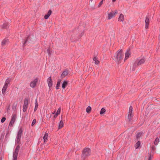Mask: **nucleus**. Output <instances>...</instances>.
Wrapping results in <instances>:
<instances>
[{
	"label": "nucleus",
	"instance_id": "1",
	"mask_svg": "<svg viewBox=\"0 0 160 160\" xmlns=\"http://www.w3.org/2000/svg\"><path fill=\"white\" fill-rule=\"evenodd\" d=\"M90 154V149L89 148H85L82 151V160H85Z\"/></svg>",
	"mask_w": 160,
	"mask_h": 160
},
{
	"label": "nucleus",
	"instance_id": "2",
	"mask_svg": "<svg viewBox=\"0 0 160 160\" xmlns=\"http://www.w3.org/2000/svg\"><path fill=\"white\" fill-rule=\"evenodd\" d=\"M115 57V58L116 59L117 61L118 62V64L121 63L123 60L124 57V54L122 50H120L117 52V55Z\"/></svg>",
	"mask_w": 160,
	"mask_h": 160
},
{
	"label": "nucleus",
	"instance_id": "3",
	"mask_svg": "<svg viewBox=\"0 0 160 160\" xmlns=\"http://www.w3.org/2000/svg\"><path fill=\"white\" fill-rule=\"evenodd\" d=\"M145 61V59L144 57L139 58L137 59L133 64V67L136 68L137 66H139L144 63Z\"/></svg>",
	"mask_w": 160,
	"mask_h": 160
},
{
	"label": "nucleus",
	"instance_id": "4",
	"mask_svg": "<svg viewBox=\"0 0 160 160\" xmlns=\"http://www.w3.org/2000/svg\"><path fill=\"white\" fill-rule=\"evenodd\" d=\"M10 82V80L8 78L6 79L5 83V84L2 90V92L3 94H4L6 89L8 87V85Z\"/></svg>",
	"mask_w": 160,
	"mask_h": 160
},
{
	"label": "nucleus",
	"instance_id": "5",
	"mask_svg": "<svg viewBox=\"0 0 160 160\" xmlns=\"http://www.w3.org/2000/svg\"><path fill=\"white\" fill-rule=\"evenodd\" d=\"M28 106V100L27 99H25L24 100L23 111L25 112L27 110Z\"/></svg>",
	"mask_w": 160,
	"mask_h": 160
},
{
	"label": "nucleus",
	"instance_id": "6",
	"mask_svg": "<svg viewBox=\"0 0 160 160\" xmlns=\"http://www.w3.org/2000/svg\"><path fill=\"white\" fill-rule=\"evenodd\" d=\"M16 116L15 115H13L12 116L11 120L9 124V126H13L14 122L16 121Z\"/></svg>",
	"mask_w": 160,
	"mask_h": 160
},
{
	"label": "nucleus",
	"instance_id": "7",
	"mask_svg": "<svg viewBox=\"0 0 160 160\" xmlns=\"http://www.w3.org/2000/svg\"><path fill=\"white\" fill-rule=\"evenodd\" d=\"M118 13V11L117 10H116L115 11V12H110V13H109L108 14V19L109 20L113 17H114L115 15Z\"/></svg>",
	"mask_w": 160,
	"mask_h": 160
},
{
	"label": "nucleus",
	"instance_id": "8",
	"mask_svg": "<svg viewBox=\"0 0 160 160\" xmlns=\"http://www.w3.org/2000/svg\"><path fill=\"white\" fill-rule=\"evenodd\" d=\"M38 78H35L34 80L32 81L30 83V87L32 88L35 87L36 86V85L38 82Z\"/></svg>",
	"mask_w": 160,
	"mask_h": 160
},
{
	"label": "nucleus",
	"instance_id": "9",
	"mask_svg": "<svg viewBox=\"0 0 160 160\" xmlns=\"http://www.w3.org/2000/svg\"><path fill=\"white\" fill-rule=\"evenodd\" d=\"M133 116V113H128V121L129 122H131L132 121V119Z\"/></svg>",
	"mask_w": 160,
	"mask_h": 160
},
{
	"label": "nucleus",
	"instance_id": "10",
	"mask_svg": "<svg viewBox=\"0 0 160 160\" xmlns=\"http://www.w3.org/2000/svg\"><path fill=\"white\" fill-rule=\"evenodd\" d=\"M9 43V41L8 39L5 38L4 39L2 42V46L4 47L8 44Z\"/></svg>",
	"mask_w": 160,
	"mask_h": 160
},
{
	"label": "nucleus",
	"instance_id": "11",
	"mask_svg": "<svg viewBox=\"0 0 160 160\" xmlns=\"http://www.w3.org/2000/svg\"><path fill=\"white\" fill-rule=\"evenodd\" d=\"M47 82L48 83V87L49 88L51 87L52 85V82L51 78L50 77L48 78Z\"/></svg>",
	"mask_w": 160,
	"mask_h": 160
},
{
	"label": "nucleus",
	"instance_id": "12",
	"mask_svg": "<svg viewBox=\"0 0 160 160\" xmlns=\"http://www.w3.org/2000/svg\"><path fill=\"white\" fill-rule=\"evenodd\" d=\"M20 148V147L19 146H17L16 147L15 151L13 153V156H17L18 154V152L19 151Z\"/></svg>",
	"mask_w": 160,
	"mask_h": 160
},
{
	"label": "nucleus",
	"instance_id": "13",
	"mask_svg": "<svg viewBox=\"0 0 160 160\" xmlns=\"http://www.w3.org/2000/svg\"><path fill=\"white\" fill-rule=\"evenodd\" d=\"M149 19L148 17H146L145 20V28L148 29V28L149 23Z\"/></svg>",
	"mask_w": 160,
	"mask_h": 160
},
{
	"label": "nucleus",
	"instance_id": "14",
	"mask_svg": "<svg viewBox=\"0 0 160 160\" xmlns=\"http://www.w3.org/2000/svg\"><path fill=\"white\" fill-rule=\"evenodd\" d=\"M131 55V53L129 50H128L125 53V57L124 60V62L127 60Z\"/></svg>",
	"mask_w": 160,
	"mask_h": 160
},
{
	"label": "nucleus",
	"instance_id": "15",
	"mask_svg": "<svg viewBox=\"0 0 160 160\" xmlns=\"http://www.w3.org/2000/svg\"><path fill=\"white\" fill-rule=\"evenodd\" d=\"M48 133L46 132L44 134V136L43 137V139L44 140V143H46L48 140Z\"/></svg>",
	"mask_w": 160,
	"mask_h": 160
},
{
	"label": "nucleus",
	"instance_id": "16",
	"mask_svg": "<svg viewBox=\"0 0 160 160\" xmlns=\"http://www.w3.org/2000/svg\"><path fill=\"white\" fill-rule=\"evenodd\" d=\"M22 132V130L21 128H20L18 132L17 138H18L20 139L21 137Z\"/></svg>",
	"mask_w": 160,
	"mask_h": 160
},
{
	"label": "nucleus",
	"instance_id": "17",
	"mask_svg": "<svg viewBox=\"0 0 160 160\" xmlns=\"http://www.w3.org/2000/svg\"><path fill=\"white\" fill-rule=\"evenodd\" d=\"M93 59L95 62V64L98 65L99 63V61L98 59V58H97L96 56H95L93 58Z\"/></svg>",
	"mask_w": 160,
	"mask_h": 160
},
{
	"label": "nucleus",
	"instance_id": "18",
	"mask_svg": "<svg viewBox=\"0 0 160 160\" xmlns=\"http://www.w3.org/2000/svg\"><path fill=\"white\" fill-rule=\"evenodd\" d=\"M68 73V72L67 70H65L62 73L61 77L62 78H63L65 77L66 76H67Z\"/></svg>",
	"mask_w": 160,
	"mask_h": 160
},
{
	"label": "nucleus",
	"instance_id": "19",
	"mask_svg": "<svg viewBox=\"0 0 160 160\" xmlns=\"http://www.w3.org/2000/svg\"><path fill=\"white\" fill-rule=\"evenodd\" d=\"M124 20V16L122 14H121L118 18V21L121 22H122Z\"/></svg>",
	"mask_w": 160,
	"mask_h": 160
},
{
	"label": "nucleus",
	"instance_id": "20",
	"mask_svg": "<svg viewBox=\"0 0 160 160\" xmlns=\"http://www.w3.org/2000/svg\"><path fill=\"white\" fill-rule=\"evenodd\" d=\"M52 13V11L51 10H49L48 13V14L47 15H45L44 16V18L46 19H48L49 16Z\"/></svg>",
	"mask_w": 160,
	"mask_h": 160
},
{
	"label": "nucleus",
	"instance_id": "21",
	"mask_svg": "<svg viewBox=\"0 0 160 160\" xmlns=\"http://www.w3.org/2000/svg\"><path fill=\"white\" fill-rule=\"evenodd\" d=\"M68 84V82L66 81H64L62 84V87L63 89H64L67 86Z\"/></svg>",
	"mask_w": 160,
	"mask_h": 160
},
{
	"label": "nucleus",
	"instance_id": "22",
	"mask_svg": "<svg viewBox=\"0 0 160 160\" xmlns=\"http://www.w3.org/2000/svg\"><path fill=\"white\" fill-rule=\"evenodd\" d=\"M141 144V142L140 141H138L135 144V148L137 149L140 146Z\"/></svg>",
	"mask_w": 160,
	"mask_h": 160
},
{
	"label": "nucleus",
	"instance_id": "23",
	"mask_svg": "<svg viewBox=\"0 0 160 160\" xmlns=\"http://www.w3.org/2000/svg\"><path fill=\"white\" fill-rule=\"evenodd\" d=\"M91 108L90 106H88V107L86 108V112L87 113H89L91 112Z\"/></svg>",
	"mask_w": 160,
	"mask_h": 160
},
{
	"label": "nucleus",
	"instance_id": "24",
	"mask_svg": "<svg viewBox=\"0 0 160 160\" xmlns=\"http://www.w3.org/2000/svg\"><path fill=\"white\" fill-rule=\"evenodd\" d=\"M63 122L62 120H61L60 122L59 125L58 126L59 129L63 127Z\"/></svg>",
	"mask_w": 160,
	"mask_h": 160
},
{
	"label": "nucleus",
	"instance_id": "25",
	"mask_svg": "<svg viewBox=\"0 0 160 160\" xmlns=\"http://www.w3.org/2000/svg\"><path fill=\"white\" fill-rule=\"evenodd\" d=\"M35 107L34 111H35L37 109L38 107V103L37 100H36V101L35 103Z\"/></svg>",
	"mask_w": 160,
	"mask_h": 160
},
{
	"label": "nucleus",
	"instance_id": "26",
	"mask_svg": "<svg viewBox=\"0 0 160 160\" xmlns=\"http://www.w3.org/2000/svg\"><path fill=\"white\" fill-rule=\"evenodd\" d=\"M159 142V139L158 138H156L155 140L154 141V144L155 145H157L158 144V143Z\"/></svg>",
	"mask_w": 160,
	"mask_h": 160
},
{
	"label": "nucleus",
	"instance_id": "27",
	"mask_svg": "<svg viewBox=\"0 0 160 160\" xmlns=\"http://www.w3.org/2000/svg\"><path fill=\"white\" fill-rule=\"evenodd\" d=\"M105 109L104 108H102L100 112V114L101 115L103 114L105 112Z\"/></svg>",
	"mask_w": 160,
	"mask_h": 160
},
{
	"label": "nucleus",
	"instance_id": "28",
	"mask_svg": "<svg viewBox=\"0 0 160 160\" xmlns=\"http://www.w3.org/2000/svg\"><path fill=\"white\" fill-rule=\"evenodd\" d=\"M132 109H133V108H132V106H130V107H129V112H128V113H132Z\"/></svg>",
	"mask_w": 160,
	"mask_h": 160
},
{
	"label": "nucleus",
	"instance_id": "29",
	"mask_svg": "<svg viewBox=\"0 0 160 160\" xmlns=\"http://www.w3.org/2000/svg\"><path fill=\"white\" fill-rule=\"evenodd\" d=\"M60 81L58 82L57 83V86L56 87V89H59V87L60 85Z\"/></svg>",
	"mask_w": 160,
	"mask_h": 160
},
{
	"label": "nucleus",
	"instance_id": "30",
	"mask_svg": "<svg viewBox=\"0 0 160 160\" xmlns=\"http://www.w3.org/2000/svg\"><path fill=\"white\" fill-rule=\"evenodd\" d=\"M141 135V133L140 132L138 133L136 135V136L137 138H138L140 137Z\"/></svg>",
	"mask_w": 160,
	"mask_h": 160
},
{
	"label": "nucleus",
	"instance_id": "31",
	"mask_svg": "<svg viewBox=\"0 0 160 160\" xmlns=\"http://www.w3.org/2000/svg\"><path fill=\"white\" fill-rule=\"evenodd\" d=\"M103 0H102L99 3V4L98 5V7H100L102 5V4L103 3Z\"/></svg>",
	"mask_w": 160,
	"mask_h": 160
},
{
	"label": "nucleus",
	"instance_id": "32",
	"mask_svg": "<svg viewBox=\"0 0 160 160\" xmlns=\"http://www.w3.org/2000/svg\"><path fill=\"white\" fill-rule=\"evenodd\" d=\"M36 122V119H33L32 122V126H33V125H34L35 124Z\"/></svg>",
	"mask_w": 160,
	"mask_h": 160
},
{
	"label": "nucleus",
	"instance_id": "33",
	"mask_svg": "<svg viewBox=\"0 0 160 160\" xmlns=\"http://www.w3.org/2000/svg\"><path fill=\"white\" fill-rule=\"evenodd\" d=\"M61 111V108H59L58 111H57V112L56 113L58 115L60 114V112Z\"/></svg>",
	"mask_w": 160,
	"mask_h": 160
},
{
	"label": "nucleus",
	"instance_id": "34",
	"mask_svg": "<svg viewBox=\"0 0 160 160\" xmlns=\"http://www.w3.org/2000/svg\"><path fill=\"white\" fill-rule=\"evenodd\" d=\"M6 120V118L5 117H3L2 118L1 120V122L2 123L4 122Z\"/></svg>",
	"mask_w": 160,
	"mask_h": 160
},
{
	"label": "nucleus",
	"instance_id": "35",
	"mask_svg": "<svg viewBox=\"0 0 160 160\" xmlns=\"http://www.w3.org/2000/svg\"><path fill=\"white\" fill-rule=\"evenodd\" d=\"M13 160H17V156H14L13 155Z\"/></svg>",
	"mask_w": 160,
	"mask_h": 160
},
{
	"label": "nucleus",
	"instance_id": "36",
	"mask_svg": "<svg viewBox=\"0 0 160 160\" xmlns=\"http://www.w3.org/2000/svg\"><path fill=\"white\" fill-rule=\"evenodd\" d=\"M20 141V138H16V141L17 143H19V142Z\"/></svg>",
	"mask_w": 160,
	"mask_h": 160
},
{
	"label": "nucleus",
	"instance_id": "37",
	"mask_svg": "<svg viewBox=\"0 0 160 160\" xmlns=\"http://www.w3.org/2000/svg\"><path fill=\"white\" fill-rule=\"evenodd\" d=\"M58 115L56 113L54 115V117L55 118H56L58 116Z\"/></svg>",
	"mask_w": 160,
	"mask_h": 160
},
{
	"label": "nucleus",
	"instance_id": "38",
	"mask_svg": "<svg viewBox=\"0 0 160 160\" xmlns=\"http://www.w3.org/2000/svg\"><path fill=\"white\" fill-rule=\"evenodd\" d=\"M152 150H154V146H152Z\"/></svg>",
	"mask_w": 160,
	"mask_h": 160
},
{
	"label": "nucleus",
	"instance_id": "39",
	"mask_svg": "<svg viewBox=\"0 0 160 160\" xmlns=\"http://www.w3.org/2000/svg\"><path fill=\"white\" fill-rule=\"evenodd\" d=\"M148 160H151V158L150 157L149 158Z\"/></svg>",
	"mask_w": 160,
	"mask_h": 160
},
{
	"label": "nucleus",
	"instance_id": "40",
	"mask_svg": "<svg viewBox=\"0 0 160 160\" xmlns=\"http://www.w3.org/2000/svg\"><path fill=\"white\" fill-rule=\"evenodd\" d=\"M55 112H56V111H54L52 113V114H55Z\"/></svg>",
	"mask_w": 160,
	"mask_h": 160
},
{
	"label": "nucleus",
	"instance_id": "41",
	"mask_svg": "<svg viewBox=\"0 0 160 160\" xmlns=\"http://www.w3.org/2000/svg\"><path fill=\"white\" fill-rule=\"evenodd\" d=\"M5 24H4L3 25V26H2V28H3V27H4V26H5Z\"/></svg>",
	"mask_w": 160,
	"mask_h": 160
},
{
	"label": "nucleus",
	"instance_id": "42",
	"mask_svg": "<svg viewBox=\"0 0 160 160\" xmlns=\"http://www.w3.org/2000/svg\"><path fill=\"white\" fill-rule=\"evenodd\" d=\"M116 0H112V1L113 2H114L116 1Z\"/></svg>",
	"mask_w": 160,
	"mask_h": 160
},
{
	"label": "nucleus",
	"instance_id": "43",
	"mask_svg": "<svg viewBox=\"0 0 160 160\" xmlns=\"http://www.w3.org/2000/svg\"><path fill=\"white\" fill-rule=\"evenodd\" d=\"M27 41H26L24 43V44H25L26 43V42H27Z\"/></svg>",
	"mask_w": 160,
	"mask_h": 160
},
{
	"label": "nucleus",
	"instance_id": "44",
	"mask_svg": "<svg viewBox=\"0 0 160 160\" xmlns=\"http://www.w3.org/2000/svg\"><path fill=\"white\" fill-rule=\"evenodd\" d=\"M93 0H90L91 2H92Z\"/></svg>",
	"mask_w": 160,
	"mask_h": 160
},
{
	"label": "nucleus",
	"instance_id": "45",
	"mask_svg": "<svg viewBox=\"0 0 160 160\" xmlns=\"http://www.w3.org/2000/svg\"><path fill=\"white\" fill-rule=\"evenodd\" d=\"M2 159L0 158V160H1Z\"/></svg>",
	"mask_w": 160,
	"mask_h": 160
}]
</instances>
